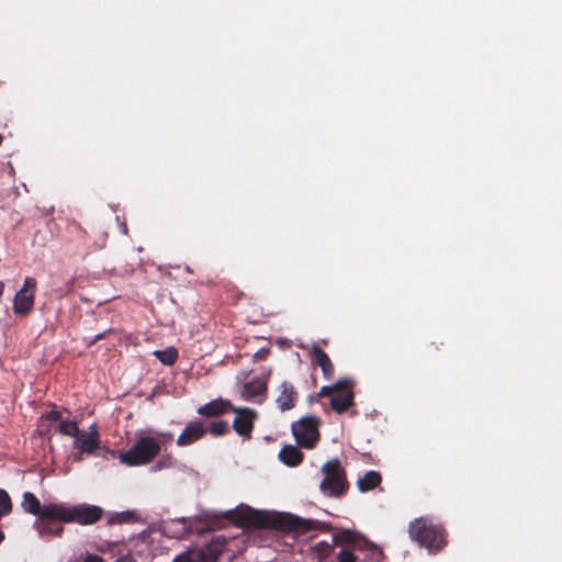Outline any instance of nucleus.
Listing matches in <instances>:
<instances>
[{"label": "nucleus", "mask_w": 562, "mask_h": 562, "mask_svg": "<svg viewBox=\"0 0 562 562\" xmlns=\"http://www.w3.org/2000/svg\"><path fill=\"white\" fill-rule=\"evenodd\" d=\"M21 507L24 512L36 516V518H56L59 522L91 525L102 516V509L95 505L79 504L70 506L66 503L41 504L40 499L32 492H24Z\"/></svg>", "instance_id": "nucleus-1"}, {"label": "nucleus", "mask_w": 562, "mask_h": 562, "mask_svg": "<svg viewBox=\"0 0 562 562\" xmlns=\"http://www.w3.org/2000/svg\"><path fill=\"white\" fill-rule=\"evenodd\" d=\"M171 441L172 434L170 432H159L155 436L138 435L135 443L127 451L120 454V461L130 467L148 464Z\"/></svg>", "instance_id": "nucleus-2"}, {"label": "nucleus", "mask_w": 562, "mask_h": 562, "mask_svg": "<svg viewBox=\"0 0 562 562\" xmlns=\"http://www.w3.org/2000/svg\"><path fill=\"white\" fill-rule=\"evenodd\" d=\"M324 479L319 484V490L327 497H340L348 490L346 474L337 459L327 461L322 467Z\"/></svg>", "instance_id": "nucleus-3"}, {"label": "nucleus", "mask_w": 562, "mask_h": 562, "mask_svg": "<svg viewBox=\"0 0 562 562\" xmlns=\"http://www.w3.org/2000/svg\"><path fill=\"white\" fill-rule=\"evenodd\" d=\"M411 538L428 551H438L445 543L442 530L424 518H417L409 525Z\"/></svg>", "instance_id": "nucleus-4"}, {"label": "nucleus", "mask_w": 562, "mask_h": 562, "mask_svg": "<svg viewBox=\"0 0 562 562\" xmlns=\"http://www.w3.org/2000/svg\"><path fill=\"white\" fill-rule=\"evenodd\" d=\"M318 420L314 417H302L292 424V432L296 442L304 448L311 449L319 438L317 430Z\"/></svg>", "instance_id": "nucleus-5"}, {"label": "nucleus", "mask_w": 562, "mask_h": 562, "mask_svg": "<svg viewBox=\"0 0 562 562\" xmlns=\"http://www.w3.org/2000/svg\"><path fill=\"white\" fill-rule=\"evenodd\" d=\"M353 541L350 531H344L333 538V543L319 541L308 549V557L315 562H324L334 551L336 543H349Z\"/></svg>", "instance_id": "nucleus-6"}, {"label": "nucleus", "mask_w": 562, "mask_h": 562, "mask_svg": "<svg viewBox=\"0 0 562 562\" xmlns=\"http://www.w3.org/2000/svg\"><path fill=\"white\" fill-rule=\"evenodd\" d=\"M353 404V393H352V384L350 380H342L337 382V387L335 389L330 405L331 408L341 414L346 412Z\"/></svg>", "instance_id": "nucleus-7"}, {"label": "nucleus", "mask_w": 562, "mask_h": 562, "mask_svg": "<svg viewBox=\"0 0 562 562\" xmlns=\"http://www.w3.org/2000/svg\"><path fill=\"white\" fill-rule=\"evenodd\" d=\"M36 282L32 278H25L22 289L14 296V313L24 315L31 311L34 304V291Z\"/></svg>", "instance_id": "nucleus-8"}, {"label": "nucleus", "mask_w": 562, "mask_h": 562, "mask_svg": "<svg viewBox=\"0 0 562 562\" xmlns=\"http://www.w3.org/2000/svg\"><path fill=\"white\" fill-rule=\"evenodd\" d=\"M233 411L236 413L233 423L235 431L245 438H249L256 418V412L247 407H234Z\"/></svg>", "instance_id": "nucleus-9"}, {"label": "nucleus", "mask_w": 562, "mask_h": 562, "mask_svg": "<svg viewBox=\"0 0 562 562\" xmlns=\"http://www.w3.org/2000/svg\"><path fill=\"white\" fill-rule=\"evenodd\" d=\"M279 394L276 398V403L278 408L281 412L290 411L292 409L296 402L299 394L294 387V385L288 381H283L279 387Z\"/></svg>", "instance_id": "nucleus-10"}, {"label": "nucleus", "mask_w": 562, "mask_h": 562, "mask_svg": "<svg viewBox=\"0 0 562 562\" xmlns=\"http://www.w3.org/2000/svg\"><path fill=\"white\" fill-rule=\"evenodd\" d=\"M267 381L263 378H255L243 386L241 397L246 401L262 403L266 398Z\"/></svg>", "instance_id": "nucleus-11"}, {"label": "nucleus", "mask_w": 562, "mask_h": 562, "mask_svg": "<svg viewBox=\"0 0 562 562\" xmlns=\"http://www.w3.org/2000/svg\"><path fill=\"white\" fill-rule=\"evenodd\" d=\"M100 437L95 425H91L88 431H81L74 442V447L81 450V453H92L99 446Z\"/></svg>", "instance_id": "nucleus-12"}, {"label": "nucleus", "mask_w": 562, "mask_h": 562, "mask_svg": "<svg viewBox=\"0 0 562 562\" xmlns=\"http://www.w3.org/2000/svg\"><path fill=\"white\" fill-rule=\"evenodd\" d=\"M216 558L211 549H194L177 555L172 562H215Z\"/></svg>", "instance_id": "nucleus-13"}, {"label": "nucleus", "mask_w": 562, "mask_h": 562, "mask_svg": "<svg viewBox=\"0 0 562 562\" xmlns=\"http://www.w3.org/2000/svg\"><path fill=\"white\" fill-rule=\"evenodd\" d=\"M205 434V428L201 423L192 422L183 429L177 439L178 446H189L199 440Z\"/></svg>", "instance_id": "nucleus-14"}, {"label": "nucleus", "mask_w": 562, "mask_h": 562, "mask_svg": "<svg viewBox=\"0 0 562 562\" xmlns=\"http://www.w3.org/2000/svg\"><path fill=\"white\" fill-rule=\"evenodd\" d=\"M55 521L59 522L56 518H36L33 522V528L38 532L41 537L47 536H60L64 528L56 525Z\"/></svg>", "instance_id": "nucleus-15"}, {"label": "nucleus", "mask_w": 562, "mask_h": 562, "mask_svg": "<svg viewBox=\"0 0 562 562\" xmlns=\"http://www.w3.org/2000/svg\"><path fill=\"white\" fill-rule=\"evenodd\" d=\"M238 514H240V522L244 525L262 527L267 524L263 514L260 512H256L250 507L239 508Z\"/></svg>", "instance_id": "nucleus-16"}, {"label": "nucleus", "mask_w": 562, "mask_h": 562, "mask_svg": "<svg viewBox=\"0 0 562 562\" xmlns=\"http://www.w3.org/2000/svg\"><path fill=\"white\" fill-rule=\"evenodd\" d=\"M280 460L290 467H296L303 460V453L295 446H285L279 452Z\"/></svg>", "instance_id": "nucleus-17"}, {"label": "nucleus", "mask_w": 562, "mask_h": 562, "mask_svg": "<svg viewBox=\"0 0 562 562\" xmlns=\"http://www.w3.org/2000/svg\"><path fill=\"white\" fill-rule=\"evenodd\" d=\"M229 403L223 400L212 401L198 409V413L203 416L212 417L226 412Z\"/></svg>", "instance_id": "nucleus-18"}, {"label": "nucleus", "mask_w": 562, "mask_h": 562, "mask_svg": "<svg viewBox=\"0 0 562 562\" xmlns=\"http://www.w3.org/2000/svg\"><path fill=\"white\" fill-rule=\"evenodd\" d=\"M381 483V475L379 472L369 471L357 482L358 488L361 492L373 490Z\"/></svg>", "instance_id": "nucleus-19"}, {"label": "nucleus", "mask_w": 562, "mask_h": 562, "mask_svg": "<svg viewBox=\"0 0 562 562\" xmlns=\"http://www.w3.org/2000/svg\"><path fill=\"white\" fill-rule=\"evenodd\" d=\"M154 355L157 357V359L166 366H171L176 362L178 358V351L173 347H169L164 350H156L154 351Z\"/></svg>", "instance_id": "nucleus-20"}, {"label": "nucleus", "mask_w": 562, "mask_h": 562, "mask_svg": "<svg viewBox=\"0 0 562 562\" xmlns=\"http://www.w3.org/2000/svg\"><path fill=\"white\" fill-rule=\"evenodd\" d=\"M58 430L63 435L72 437L75 439L78 435H80V429L78 428L77 423L71 420H61L59 423Z\"/></svg>", "instance_id": "nucleus-21"}, {"label": "nucleus", "mask_w": 562, "mask_h": 562, "mask_svg": "<svg viewBox=\"0 0 562 562\" xmlns=\"http://www.w3.org/2000/svg\"><path fill=\"white\" fill-rule=\"evenodd\" d=\"M12 504L9 494L0 488V517L11 512Z\"/></svg>", "instance_id": "nucleus-22"}, {"label": "nucleus", "mask_w": 562, "mask_h": 562, "mask_svg": "<svg viewBox=\"0 0 562 562\" xmlns=\"http://www.w3.org/2000/svg\"><path fill=\"white\" fill-rule=\"evenodd\" d=\"M312 353H313L315 362L319 367L323 366V364H327L328 366V362L330 361V359L327 356V353L323 349H321L318 346L314 345L312 347Z\"/></svg>", "instance_id": "nucleus-23"}, {"label": "nucleus", "mask_w": 562, "mask_h": 562, "mask_svg": "<svg viewBox=\"0 0 562 562\" xmlns=\"http://www.w3.org/2000/svg\"><path fill=\"white\" fill-rule=\"evenodd\" d=\"M228 431V424L226 422H215L211 426V432L215 436L224 435Z\"/></svg>", "instance_id": "nucleus-24"}, {"label": "nucleus", "mask_w": 562, "mask_h": 562, "mask_svg": "<svg viewBox=\"0 0 562 562\" xmlns=\"http://www.w3.org/2000/svg\"><path fill=\"white\" fill-rule=\"evenodd\" d=\"M172 465V460L170 457H164L161 458L160 460H158L151 468H150V471L151 472H156V471H159L161 469H167V468H170Z\"/></svg>", "instance_id": "nucleus-25"}, {"label": "nucleus", "mask_w": 562, "mask_h": 562, "mask_svg": "<svg viewBox=\"0 0 562 562\" xmlns=\"http://www.w3.org/2000/svg\"><path fill=\"white\" fill-rule=\"evenodd\" d=\"M338 562H355L356 557L350 549H342L337 555Z\"/></svg>", "instance_id": "nucleus-26"}, {"label": "nucleus", "mask_w": 562, "mask_h": 562, "mask_svg": "<svg viewBox=\"0 0 562 562\" xmlns=\"http://www.w3.org/2000/svg\"><path fill=\"white\" fill-rule=\"evenodd\" d=\"M315 526L313 520H306L301 518H295V527L304 530H311Z\"/></svg>", "instance_id": "nucleus-27"}, {"label": "nucleus", "mask_w": 562, "mask_h": 562, "mask_svg": "<svg viewBox=\"0 0 562 562\" xmlns=\"http://www.w3.org/2000/svg\"><path fill=\"white\" fill-rule=\"evenodd\" d=\"M337 387V383L333 384V385H326V386H323L318 393L319 396H329L331 398L333 396V393L335 391V389Z\"/></svg>", "instance_id": "nucleus-28"}, {"label": "nucleus", "mask_w": 562, "mask_h": 562, "mask_svg": "<svg viewBox=\"0 0 562 562\" xmlns=\"http://www.w3.org/2000/svg\"><path fill=\"white\" fill-rule=\"evenodd\" d=\"M368 549L371 553V558L374 559L375 561H379L380 557L382 555L381 550L374 544H369Z\"/></svg>", "instance_id": "nucleus-29"}, {"label": "nucleus", "mask_w": 562, "mask_h": 562, "mask_svg": "<svg viewBox=\"0 0 562 562\" xmlns=\"http://www.w3.org/2000/svg\"><path fill=\"white\" fill-rule=\"evenodd\" d=\"M321 368H322V371H323V373H324V375L326 378H330L331 376V374L334 372V367L331 364V361L328 362V366L327 364H323V366H321Z\"/></svg>", "instance_id": "nucleus-30"}, {"label": "nucleus", "mask_w": 562, "mask_h": 562, "mask_svg": "<svg viewBox=\"0 0 562 562\" xmlns=\"http://www.w3.org/2000/svg\"><path fill=\"white\" fill-rule=\"evenodd\" d=\"M83 562H104V560L95 554H87Z\"/></svg>", "instance_id": "nucleus-31"}, {"label": "nucleus", "mask_w": 562, "mask_h": 562, "mask_svg": "<svg viewBox=\"0 0 562 562\" xmlns=\"http://www.w3.org/2000/svg\"><path fill=\"white\" fill-rule=\"evenodd\" d=\"M47 418L50 420H57L60 418V414L56 411H52L47 414Z\"/></svg>", "instance_id": "nucleus-32"}, {"label": "nucleus", "mask_w": 562, "mask_h": 562, "mask_svg": "<svg viewBox=\"0 0 562 562\" xmlns=\"http://www.w3.org/2000/svg\"><path fill=\"white\" fill-rule=\"evenodd\" d=\"M83 454H85V453H81V450H79V452L75 456V460H76V461H82V456H83Z\"/></svg>", "instance_id": "nucleus-33"}, {"label": "nucleus", "mask_w": 562, "mask_h": 562, "mask_svg": "<svg viewBox=\"0 0 562 562\" xmlns=\"http://www.w3.org/2000/svg\"><path fill=\"white\" fill-rule=\"evenodd\" d=\"M103 336H104V333L97 335L93 341H97V340L103 338Z\"/></svg>", "instance_id": "nucleus-34"}, {"label": "nucleus", "mask_w": 562, "mask_h": 562, "mask_svg": "<svg viewBox=\"0 0 562 562\" xmlns=\"http://www.w3.org/2000/svg\"><path fill=\"white\" fill-rule=\"evenodd\" d=\"M4 540V533L3 531L0 529V543Z\"/></svg>", "instance_id": "nucleus-35"}, {"label": "nucleus", "mask_w": 562, "mask_h": 562, "mask_svg": "<svg viewBox=\"0 0 562 562\" xmlns=\"http://www.w3.org/2000/svg\"><path fill=\"white\" fill-rule=\"evenodd\" d=\"M3 289H4V285H3V283H2V282H0V295H2V293H3Z\"/></svg>", "instance_id": "nucleus-36"}, {"label": "nucleus", "mask_w": 562, "mask_h": 562, "mask_svg": "<svg viewBox=\"0 0 562 562\" xmlns=\"http://www.w3.org/2000/svg\"><path fill=\"white\" fill-rule=\"evenodd\" d=\"M227 515L231 516V517H234L235 513L234 512H227Z\"/></svg>", "instance_id": "nucleus-37"}, {"label": "nucleus", "mask_w": 562, "mask_h": 562, "mask_svg": "<svg viewBox=\"0 0 562 562\" xmlns=\"http://www.w3.org/2000/svg\"><path fill=\"white\" fill-rule=\"evenodd\" d=\"M121 515H122L123 517H125V516H127V515H130V514H128V513H122Z\"/></svg>", "instance_id": "nucleus-38"}]
</instances>
